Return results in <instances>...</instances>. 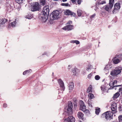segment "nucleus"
I'll use <instances>...</instances> for the list:
<instances>
[{
	"label": "nucleus",
	"instance_id": "052dcab7",
	"mask_svg": "<svg viewBox=\"0 0 122 122\" xmlns=\"http://www.w3.org/2000/svg\"><path fill=\"white\" fill-rule=\"evenodd\" d=\"M1 23L0 22V23ZM0 24H0V26H2V25H0Z\"/></svg>",
	"mask_w": 122,
	"mask_h": 122
},
{
	"label": "nucleus",
	"instance_id": "e2e57ef3",
	"mask_svg": "<svg viewBox=\"0 0 122 122\" xmlns=\"http://www.w3.org/2000/svg\"><path fill=\"white\" fill-rule=\"evenodd\" d=\"M55 0V1H57V0Z\"/></svg>",
	"mask_w": 122,
	"mask_h": 122
},
{
	"label": "nucleus",
	"instance_id": "423d86ee",
	"mask_svg": "<svg viewBox=\"0 0 122 122\" xmlns=\"http://www.w3.org/2000/svg\"><path fill=\"white\" fill-rule=\"evenodd\" d=\"M41 5L38 2H35L33 3L31 8V10L32 11H35L38 10L41 8Z\"/></svg>",
	"mask_w": 122,
	"mask_h": 122
},
{
	"label": "nucleus",
	"instance_id": "c756f323",
	"mask_svg": "<svg viewBox=\"0 0 122 122\" xmlns=\"http://www.w3.org/2000/svg\"><path fill=\"white\" fill-rule=\"evenodd\" d=\"M88 97L90 99H92L94 98V95L92 94L89 93V94L88 95Z\"/></svg>",
	"mask_w": 122,
	"mask_h": 122
},
{
	"label": "nucleus",
	"instance_id": "aec40b11",
	"mask_svg": "<svg viewBox=\"0 0 122 122\" xmlns=\"http://www.w3.org/2000/svg\"><path fill=\"white\" fill-rule=\"evenodd\" d=\"M77 116L79 118L82 119L83 118L84 114L81 112H79L77 113Z\"/></svg>",
	"mask_w": 122,
	"mask_h": 122
},
{
	"label": "nucleus",
	"instance_id": "58836bf2",
	"mask_svg": "<svg viewBox=\"0 0 122 122\" xmlns=\"http://www.w3.org/2000/svg\"><path fill=\"white\" fill-rule=\"evenodd\" d=\"M100 77L98 75H96L95 77V79L97 80H99L100 79Z\"/></svg>",
	"mask_w": 122,
	"mask_h": 122
},
{
	"label": "nucleus",
	"instance_id": "a19ab883",
	"mask_svg": "<svg viewBox=\"0 0 122 122\" xmlns=\"http://www.w3.org/2000/svg\"><path fill=\"white\" fill-rule=\"evenodd\" d=\"M30 71V70H27L24 71L23 73V74L24 75H25L27 73H29Z\"/></svg>",
	"mask_w": 122,
	"mask_h": 122
},
{
	"label": "nucleus",
	"instance_id": "13d9d810",
	"mask_svg": "<svg viewBox=\"0 0 122 122\" xmlns=\"http://www.w3.org/2000/svg\"><path fill=\"white\" fill-rule=\"evenodd\" d=\"M67 0H62V1L63 2H64L66 1Z\"/></svg>",
	"mask_w": 122,
	"mask_h": 122
},
{
	"label": "nucleus",
	"instance_id": "bf43d9fd",
	"mask_svg": "<svg viewBox=\"0 0 122 122\" xmlns=\"http://www.w3.org/2000/svg\"><path fill=\"white\" fill-rule=\"evenodd\" d=\"M2 2V0H0V4Z\"/></svg>",
	"mask_w": 122,
	"mask_h": 122
},
{
	"label": "nucleus",
	"instance_id": "5fc2aeb1",
	"mask_svg": "<svg viewBox=\"0 0 122 122\" xmlns=\"http://www.w3.org/2000/svg\"><path fill=\"white\" fill-rule=\"evenodd\" d=\"M47 54V52H44L43 53V55H46Z\"/></svg>",
	"mask_w": 122,
	"mask_h": 122
},
{
	"label": "nucleus",
	"instance_id": "ddd939ff",
	"mask_svg": "<svg viewBox=\"0 0 122 122\" xmlns=\"http://www.w3.org/2000/svg\"><path fill=\"white\" fill-rule=\"evenodd\" d=\"M122 85H118L114 86L112 89L116 90L117 92H120L122 90Z\"/></svg>",
	"mask_w": 122,
	"mask_h": 122
},
{
	"label": "nucleus",
	"instance_id": "a878e982",
	"mask_svg": "<svg viewBox=\"0 0 122 122\" xmlns=\"http://www.w3.org/2000/svg\"><path fill=\"white\" fill-rule=\"evenodd\" d=\"M7 21V20L5 19H3L2 20H0V22L1 23H0L1 24L0 25H3Z\"/></svg>",
	"mask_w": 122,
	"mask_h": 122
},
{
	"label": "nucleus",
	"instance_id": "cd10ccee",
	"mask_svg": "<svg viewBox=\"0 0 122 122\" xmlns=\"http://www.w3.org/2000/svg\"><path fill=\"white\" fill-rule=\"evenodd\" d=\"M33 17V15L30 14H28V15H26L25 17L26 18L29 19H31Z\"/></svg>",
	"mask_w": 122,
	"mask_h": 122
},
{
	"label": "nucleus",
	"instance_id": "4d7b16f0",
	"mask_svg": "<svg viewBox=\"0 0 122 122\" xmlns=\"http://www.w3.org/2000/svg\"><path fill=\"white\" fill-rule=\"evenodd\" d=\"M77 106V104L76 103H75L74 104V107H76Z\"/></svg>",
	"mask_w": 122,
	"mask_h": 122
},
{
	"label": "nucleus",
	"instance_id": "603ef678",
	"mask_svg": "<svg viewBox=\"0 0 122 122\" xmlns=\"http://www.w3.org/2000/svg\"><path fill=\"white\" fill-rule=\"evenodd\" d=\"M3 107H7V105L6 104H4L3 105Z\"/></svg>",
	"mask_w": 122,
	"mask_h": 122
},
{
	"label": "nucleus",
	"instance_id": "393cba45",
	"mask_svg": "<svg viewBox=\"0 0 122 122\" xmlns=\"http://www.w3.org/2000/svg\"><path fill=\"white\" fill-rule=\"evenodd\" d=\"M70 43H75L76 45H78L80 44L79 41L78 40H71L70 41Z\"/></svg>",
	"mask_w": 122,
	"mask_h": 122
},
{
	"label": "nucleus",
	"instance_id": "72a5a7b5",
	"mask_svg": "<svg viewBox=\"0 0 122 122\" xmlns=\"http://www.w3.org/2000/svg\"><path fill=\"white\" fill-rule=\"evenodd\" d=\"M116 56L120 58L119 59L121 60L122 59V53L116 55Z\"/></svg>",
	"mask_w": 122,
	"mask_h": 122
},
{
	"label": "nucleus",
	"instance_id": "f03ea898",
	"mask_svg": "<svg viewBox=\"0 0 122 122\" xmlns=\"http://www.w3.org/2000/svg\"><path fill=\"white\" fill-rule=\"evenodd\" d=\"M121 67H116L111 71L110 75L113 76H116L121 73Z\"/></svg>",
	"mask_w": 122,
	"mask_h": 122
},
{
	"label": "nucleus",
	"instance_id": "7ed1b4c3",
	"mask_svg": "<svg viewBox=\"0 0 122 122\" xmlns=\"http://www.w3.org/2000/svg\"><path fill=\"white\" fill-rule=\"evenodd\" d=\"M60 13L58 11L56 10L52 12L50 16L51 20L56 19L59 17Z\"/></svg>",
	"mask_w": 122,
	"mask_h": 122
},
{
	"label": "nucleus",
	"instance_id": "a18cd8bd",
	"mask_svg": "<svg viewBox=\"0 0 122 122\" xmlns=\"http://www.w3.org/2000/svg\"><path fill=\"white\" fill-rule=\"evenodd\" d=\"M106 3V2L104 0H103L101 2L99 3V4H104Z\"/></svg>",
	"mask_w": 122,
	"mask_h": 122
},
{
	"label": "nucleus",
	"instance_id": "7c9ffc66",
	"mask_svg": "<svg viewBox=\"0 0 122 122\" xmlns=\"http://www.w3.org/2000/svg\"><path fill=\"white\" fill-rule=\"evenodd\" d=\"M92 66L91 65H89L88 67L86 68V70L87 71H89L92 68Z\"/></svg>",
	"mask_w": 122,
	"mask_h": 122
},
{
	"label": "nucleus",
	"instance_id": "5701e85b",
	"mask_svg": "<svg viewBox=\"0 0 122 122\" xmlns=\"http://www.w3.org/2000/svg\"><path fill=\"white\" fill-rule=\"evenodd\" d=\"M117 82V81L116 80L111 81L109 83V86L111 87L116 84Z\"/></svg>",
	"mask_w": 122,
	"mask_h": 122
},
{
	"label": "nucleus",
	"instance_id": "6e6552de",
	"mask_svg": "<svg viewBox=\"0 0 122 122\" xmlns=\"http://www.w3.org/2000/svg\"><path fill=\"white\" fill-rule=\"evenodd\" d=\"M102 91L104 92H107L109 88H108V85L107 83H105L102 85L100 87Z\"/></svg>",
	"mask_w": 122,
	"mask_h": 122
},
{
	"label": "nucleus",
	"instance_id": "09e8293b",
	"mask_svg": "<svg viewBox=\"0 0 122 122\" xmlns=\"http://www.w3.org/2000/svg\"><path fill=\"white\" fill-rule=\"evenodd\" d=\"M81 0H77V2L78 4L79 5H80L81 4Z\"/></svg>",
	"mask_w": 122,
	"mask_h": 122
},
{
	"label": "nucleus",
	"instance_id": "dca6fc26",
	"mask_svg": "<svg viewBox=\"0 0 122 122\" xmlns=\"http://www.w3.org/2000/svg\"><path fill=\"white\" fill-rule=\"evenodd\" d=\"M113 6L112 5H111L109 4L108 5H105L104 6V8L105 10L109 12L111 10Z\"/></svg>",
	"mask_w": 122,
	"mask_h": 122
},
{
	"label": "nucleus",
	"instance_id": "f257e3e1",
	"mask_svg": "<svg viewBox=\"0 0 122 122\" xmlns=\"http://www.w3.org/2000/svg\"><path fill=\"white\" fill-rule=\"evenodd\" d=\"M79 103L80 105V110L84 112L87 115L89 114V111L88 110L86 109V106L83 102L82 101H80Z\"/></svg>",
	"mask_w": 122,
	"mask_h": 122
},
{
	"label": "nucleus",
	"instance_id": "6ab92c4d",
	"mask_svg": "<svg viewBox=\"0 0 122 122\" xmlns=\"http://www.w3.org/2000/svg\"><path fill=\"white\" fill-rule=\"evenodd\" d=\"M79 72V70L76 68H73L72 71V74L74 75H76L78 72Z\"/></svg>",
	"mask_w": 122,
	"mask_h": 122
},
{
	"label": "nucleus",
	"instance_id": "ea45409f",
	"mask_svg": "<svg viewBox=\"0 0 122 122\" xmlns=\"http://www.w3.org/2000/svg\"><path fill=\"white\" fill-rule=\"evenodd\" d=\"M114 0H109V4L110 5H112L113 6L114 4Z\"/></svg>",
	"mask_w": 122,
	"mask_h": 122
},
{
	"label": "nucleus",
	"instance_id": "9b49d317",
	"mask_svg": "<svg viewBox=\"0 0 122 122\" xmlns=\"http://www.w3.org/2000/svg\"><path fill=\"white\" fill-rule=\"evenodd\" d=\"M49 7L47 5L45 6L44 7L43 10L41 12L48 15L49 12Z\"/></svg>",
	"mask_w": 122,
	"mask_h": 122
},
{
	"label": "nucleus",
	"instance_id": "1a4fd4ad",
	"mask_svg": "<svg viewBox=\"0 0 122 122\" xmlns=\"http://www.w3.org/2000/svg\"><path fill=\"white\" fill-rule=\"evenodd\" d=\"M120 3H116L114 5V9L113 11V13H115L118 11V10L120 9Z\"/></svg>",
	"mask_w": 122,
	"mask_h": 122
},
{
	"label": "nucleus",
	"instance_id": "4be33fe9",
	"mask_svg": "<svg viewBox=\"0 0 122 122\" xmlns=\"http://www.w3.org/2000/svg\"><path fill=\"white\" fill-rule=\"evenodd\" d=\"M16 23L17 22L16 21V20H15V21H14L9 24V27L10 28L14 27H15Z\"/></svg>",
	"mask_w": 122,
	"mask_h": 122
},
{
	"label": "nucleus",
	"instance_id": "c85d7f7f",
	"mask_svg": "<svg viewBox=\"0 0 122 122\" xmlns=\"http://www.w3.org/2000/svg\"><path fill=\"white\" fill-rule=\"evenodd\" d=\"M120 95V94L118 92H117L113 96L114 98H117Z\"/></svg>",
	"mask_w": 122,
	"mask_h": 122
},
{
	"label": "nucleus",
	"instance_id": "f8f14e48",
	"mask_svg": "<svg viewBox=\"0 0 122 122\" xmlns=\"http://www.w3.org/2000/svg\"><path fill=\"white\" fill-rule=\"evenodd\" d=\"M64 14L66 15H70L75 16V14L73 12H71L69 10H65L64 12Z\"/></svg>",
	"mask_w": 122,
	"mask_h": 122
},
{
	"label": "nucleus",
	"instance_id": "2eb2a0df",
	"mask_svg": "<svg viewBox=\"0 0 122 122\" xmlns=\"http://www.w3.org/2000/svg\"><path fill=\"white\" fill-rule=\"evenodd\" d=\"M117 108V105L116 103H113L111 107V109L112 111V112L115 113L116 111Z\"/></svg>",
	"mask_w": 122,
	"mask_h": 122
},
{
	"label": "nucleus",
	"instance_id": "39448f33",
	"mask_svg": "<svg viewBox=\"0 0 122 122\" xmlns=\"http://www.w3.org/2000/svg\"><path fill=\"white\" fill-rule=\"evenodd\" d=\"M72 104L71 102H69L68 103V108L66 112V114L68 115H71L73 113Z\"/></svg>",
	"mask_w": 122,
	"mask_h": 122
},
{
	"label": "nucleus",
	"instance_id": "37998d69",
	"mask_svg": "<svg viewBox=\"0 0 122 122\" xmlns=\"http://www.w3.org/2000/svg\"><path fill=\"white\" fill-rule=\"evenodd\" d=\"M92 75V73H91L89 74L87 76V78L88 79H90L91 78Z\"/></svg>",
	"mask_w": 122,
	"mask_h": 122
},
{
	"label": "nucleus",
	"instance_id": "864d4df0",
	"mask_svg": "<svg viewBox=\"0 0 122 122\" xmlns=\"http://www.w3.org/2000/svg\"><path fill=\"white\" fill-rule=\"evenodd\" d=\"M96 15V14H94L92 15L91 16V18H93Z\"/></svg>",
	"mask_w": 122,
	"mask_h": 122
},
{
	"label": "nucleus",
	"instance_id": "8fccbe9b",
	"mask_svg": "<svg viewBox=\"0 0 122 122\" xmlns=\"http://www.w3.org/2000/svg\"><path fill=\"white\" fill-rule=\"evenodd\" d=\"M71 67V65H68L67 67V68L68 69H70Z\"/></svg>",
	"mask_w": 122,
	"mask_h": 122
},
{
	"label": "nucleus",
	"instance_id": "c9c22d12",
	"mask_svg": "<svg viewBox=\"0 0 122 122\" xmlns=\"http://www.w3.org/2000/svg\"><path fill=\"white\" fill-rule=\"evenodd\" d=\"M24 0H15L16 2L19 4H20L23 2Z\"/></svg>",
	"mask_w": 122,
	"mask_h": 122
},
{
	"label": "nucleus",
	"instance_id": "bb28decb",
	"mask_svg": "<svg viewBox=\"0 0 122 122\" xmlns=\"http://www.w3.org/2000/svg\"><path fill=\"white\" fill-rule=\"evenodd\" d=\"M95 112L96 114L97 115H98L99 114V113L100 112V108L98 107L96 109Z\"/></svg>",
	"mask_w": 122,
	"mask_h": 122
},
{
	"label": "nucleus",
	"instance_id": "79ce46f5",
	"mask_svg": "<svg viewBox=\"0 0 122 122\" xmlns=\"http://www.w3.org/2000/svg\"><path fill=\"white\" fill-rule=\"evenodd\" d=\"M107 68H106V67H105L104 69V71L105 72H107L106 73L107 74V73H108L109 72Z\"/></svg>",
	"mask_w": 122,
	"mask_h": 122
},
{
	"label": "nucleus",
	"instance_id": "f704fd0d",
	"mask_svg": "<svg viewBox=\"0 0 122 122\" xmlns=\"http://www.w3.org/2000/svg\"><path fill=\"white\" fill-rule=\"evenodd\" d=\"M106 68H107L109 70L112 67V66L110 64H108L105 67Z\"/></svg>",
	"mask_w": 122,
	"mask_h": 122
},
{
	"label": "nucleus",
	"instance_id": "473e14b6",
	"mask_svg": "<svg viewBox=\"0 0 122 122\" xmlns=\"http://www.w3.org/2000/svg\"><path fill=\"white\" fill-rule=\"evenodd\" d=\"M82 11L81 10H78L77 11V15L79 16H80L81 15Z\"/></svg>",
	"mask_w": 122,
	"mask_h": 122
},
{
	"label": "nucleus",
	"instance_id": "6e6d98bb",
	"mask_svg": "<svg viewBox=\"0 0 122 122\" xmlns=\"http://www.w3.org/2000/svg\"><path fill=\"white\" fill-rule=\"evenodd\" d=\"M76 0H71L72 2L74 3L75 2Z\"/></svg>",
	"mask_w": 122,
	"mask_h": 122
},
{
	"label": "nucleus",
	"instance_id": "2f4dec72",
	"mask_svg": "<svg viewBox=\"0 0 122 122\" xmlns=\"http://www.w3.org/2000/svg\"><path fill=\"white\" fill-rule=\"evenodd\" d=\"M45 0H40V3L41 5H44L46 4Z\"/></svg>",
	"mask_w": 122,
	"mask_h": 122
},
{
	"label": "nucleus",
	"instance_id": "0eeeda50",
	"mask_svg": "<svg viewBox=\"0 0 122 122\" xmlns=\"http://www.w3.org/2000/svg\"><path fill=\"white\" fill-rule=\"evenodd\" d=\"M48 15L41 12L39 15V18L42 22H45L47 19Z\"/></svg>",
	"mask_w": 122,
	"mask_h": 122
},
{
	"label": "nucleus",
	"instance_id": "c03bdc74",
	"mask_svg": "<svg viewBox=\"0 0 122 122\" xmlns=\"http://www.w3.org/2000/svg\"><path fill=\"white\" fill-rule=\"evenodd\" d=\"M61 5L63 6H68V3H62L61 4Z\"/></svg>",
	"mask_w": 122,
	"mask_h": 122
},
{
	"label": "nucleus",
	"instance_id": "4c0bfd02",
	"mask_svg": "<svg viewBox=\"0 0 122 122\" xmlns=\"http://www.w3.org/2000/svg\"><path fill=\"white\" fill-rule=\"evenodd\" d=\"M119 122H122V115L119 116L118 117Z\"/></svg>",
	"mask_w": 122,
	"mask_h": 122
},
{
	"label": "nucleus",
	"instance_id": "412c9836",
	"mask_svg": "<svg viewBox=\"0 0 122 122\" xmlns=\"http://www.w3.org/2000/svg\"><path fill=\"white\" fill-rule=\"evenodd\" d=\"M58 81L60 84L61 87L63 88L62 90H64L65 89V87H64V84L63 82L60 79L58 80Z\"/></svg>",
	"mask_w": 122,
	"mask_h": 122
},
{
	"label": "nucleus",
	"instance_id": "f3484780",
	"mask_svg": "<svg viewBox=\"0 0 122 122\" xmlns=\"http://www.w3.org/2000/svg\"><path fill=\"white\" fill-rule=\"evenodd\" d=\"M74 85L73 83L71 82L68 85V87L69 92H71L73 89Z\"/></svg>",
	"mask_w": 122,
	"mask_h": 122
},
{
	"label": "nucleus",
	"instance_id": "a211bd4d",
	"mask_svg": "<svg viewBox=\"0 0 122 122\" xmlns=\"http://www.w3.org/2000/svg\"><path fill=\"white\" fill-rule=\"evenodd\" d=\"M121 61L120 59L117 58L116 57L114 58L112 60L113 62L115 64H117L120 62Z\"/></svg>",
	"mask_w": 122,
	"mask_h": 122
},
{
	"label": "nucleus",
	"instance_id": "4468645a",
	"mask_svg": "<svg viewBox=\"0 0 122 122\" xmlns=\"http://www.w3.org/2000/svg\"><path fill=\"white\" fill-rule=\"evenodd\" d=\"M74 118L72 116H70L65 121V122H74Z\"/></svg>",
	"mask_w": 122,
	"mask_h": 122
},
{
	"label": "nucleus",
	"instance_id": "3c124183",
	"mask_svg": "<svg viewBox=\"0 0 122 122\" xmlns=\"http://www.w3.org/2000/svg\"><path fill=\"white\" fill-rule=\"evenodd\" d=\"M72 23V22L71 21H69L67 23V24L70 25Z\"/></svg>",
	"mask_w": 122,
	"mask_h": 122
},
{
	"label": "nucleus",
	"instance_id": "680f3d73",
	"mask_svg": "<svg viewBox=\"0 0 122 122\" xmlns=\"http://www.w3.org/2000/svg\"><path fill=\"white\" fill-rule=\"evenodd\" d=\"M112 122H117L116 121H114Z\"/></svg>",
	"mask_w": 122,
	"mask_h": 122
},
{
	"label": "nucleus",
	"instance_id": "de8ad7c7",
	"mask_svg": "<svg viewBox=\"0 0 122 122\" xmlns=\"http://www.w3.org/2000/svg\"><path fill=\"white\" fill-rule=\"evenodd\" d=\"M119 110L120 111H122V106H120Z\"/></svg>",
	"mask_w": 122,
	"mask_h": 122
},
{
	"label": "nucleus",
	"instance_id": "9d476101",
	"mask_svg": "<svg viewBox=\"0 0 122 122\" xmlns=\"http://www.w3.org/2000/svg\"><path fill=\"white\" fill-rule=\"evenodd\" d=\"M73 28V25H68L64 27L62 29L64 30L69 31L72 30Z\"/></svg>",
	"mask_w": 122,
	"mask_h": 122
},
{
	"label": "nucleus",
	"instance_id": "49530a36",
	"mask_svg": "<svg viewBox=\"0 0 122 122\" xmlns=\"http://www.w3.org/2000/svg\"><path fill=\"white\" fill-rule=\"evenodd\" d=\"M21 8L20 6H19L17 8V9L18 10V11H19L20 10Z\"/></svg>",
	"mask_w": 122,
	"mask_h": 122
},
{
	"label": "nucleus",
	"instance_id": "e433bc0d",
	"mask_svg": "<svg viewBox=\"0 0 122 122\" xmlns=\"http://www.w3.org/2000/svg\"><path fill=\"white\" fill-rule=\"evenodd\" d=\"M91 101H92L90 99H89L88 101L89 106V107H92V103L91 102Z\"/></svg>",
	"mask_w": 122,
	"mask_h": 122
},
{
	"label": "nucleus",
	"instance_id": "b1692460",
	"mask_svg": "<svg viewBox=\"0 0 122 122\" xmlns=\"http://www.w3.org/2000/svg\"><path fill=\"white\" fill-rule=\"evenodd\" d=\"M92 91V86L91 85H90L87 88V93H91Z\"/></svg>",
	"mask_w": 122,
	"mask_h": 122
},
{
	"label": "nucleus",
	"instance_id": "20e7f679",
	"mask_svg": "<svg viewBox=\"0 0 122 122\" xmlns=\"http://www.w3.org/2000/svg\"><path fill=\"white\" fill-rule=\"evenodd\" d=\"M113 113L110 111L107 112L102 114V117H105L106 119L110 120L112 119Z\"/></svg>",
	"mask_w": 122,
	"mask_h": 122
}]
</instances>
